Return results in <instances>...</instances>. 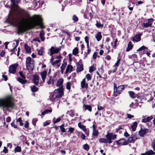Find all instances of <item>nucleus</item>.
I'll return each instance as SVG.
<instances>
[{
    "instance_id": "nucleus-1",
    "label": "nucleus",
    "mask_w": 155,
    "mask_h": 155,
    "mask_svg": "<svg viewBox=\"0 0 155 155\" xmlns=\"http://www.w3.org/2000/svg\"><path fill=\"white\" fill-rule=\"evenodd\" d=\"M19 0H11L12 4L6 21L11 24L15 23L16 21V16L19 17L21 19V22L19 23L18 27V34L37 26H40L41 28H43L41 17L38 15L30 17L28 12L18 6Z\"/></svg>"
},
{
    "instance_id": "nucleus-2",
    "label": "nucleus",
    "mask_w": 155,
    "mask_h": 155,
    "mask_svg": "<svg viewBox=\"0 0 155 155\" xmlns=\"http://www.w3.org/2000/svg\"><path fill=\"white\" fill-rule=\"evenodd\" d=\"M14 105L13 98L11 96L0 99V108L3 111H8L10 109H13Z\"/></svg>"
},
{
    "instance_id": "nucleus-3",
    "label": "nucleus",
    "mask_w": 155,
    "mask_h": 155,
    "mask_svg": "<svg viewBox=\"0 0 155 155\" xmlns=\"http://www.w3.org/2000/svg\"><path fill=\"white\" fill-rule=\"evenodd\" d=\"M25 64L27 69L29 72L33 71L34 68V61L31 57L26 58Z\"/></svg>"
},
{
    "instance_id": "nucleus-4",
    "label": "nucleus",
    "mask_w": 155,
    "mask_h": 155,
    "mask_svg": "<svg viewBox=\"0 0 155 155\" xmlns=\"http://www.w3.org/2000/svg\"><path fill=\"white\" fill-rule=\"evenodd\" d=\"M124 87L125 85H124L119 86L118 87H117V84H114V91L115 96H116L117 95V94H116L115 93H117L119 94Z\"/></svg>"
},
{
    "instance_id": "nucleus-5",
    "label": "nucleus",
    "mask_w": 155,
    "mask_h": 155,
    "mask_svg": "<svg viewBox=\"0 0 155 155\" xmlns=\"http://www.w3.org/2000/svg\"><path fill=\"white\" fill-rule=\"evenodd\" d=\"M54 93L57 96V98L61 97L63 94V88L61 87L58 89L55 90Z\"/></svg>"
},
{
    "instance_id": "nucleus-6",
    "label": "nucleus",
    "mask_w": 155,
    "mask_h": 155,
    "mask_svg": "<svg viewBox=\"0 0 155 155\" xmlns=\"http://www.w3.org/2000/svg\"><path fill=\"white\" fill-rule=\"evenodd\" d=\"M116 135L112 133H108L106 135V137L107 138L108 143H112L111 140H114L116 138Z\"/></svg>"
},
{
    "instance_id": "nucleus-7",
    "label": "nucleus",
    "mask_w": 155,
    "mask_h": 155,
    "mask_svg": "<svg viewBox=\"0 0 155 155\" xmlns=\"http://www.w3.org/2000/svg\"><path fill=\"white\" fill-rule=\"evenodd\" d=\"M61 50V47L59 48H55L51 47L49 49L50 51V55H53V54L58 53Z\"/></svg>"
},
{
    "instance_id": "nucleus-8",
    "label": "nucleus",
    "mask_w": 155,
    "mask_h": 155,
    "mask_svg": "<svg viewBox=\"0 0 155 155\" xmlns=\"http://www.w3.org/2000/svg\"><path fill=\"white\" fill-rule=\"evenodd\" d=\"M154 20L153 18L149 19L148 20V22L147 23H143V26L144 28H146L149 27L151 26Z\"/></svg>"
},
{
    "instance_id": "nucleus-9",
    "label": "nucleus",
    "mask_w": 155,
    "mask_h": 155,
    "mask_svg": "<svg viewBox=\"0 0 155 155\" xmlns=\"http://www.w3.org/2000/svg\"><path fill=\"white\" fill-rule=\"evenodd\" d=\"M17 66V64L11 65L9 67V72L11 73L14 74L16 72Z\"/></svg>"
},
{
    "instance_id": "nucleus-10",
    "label": "nucleus",
    "mask_w": 155,
    "mask_h": 155,
    "mask_svg": "<svg viewBox=\"0 0 155 155\" xmlns=\"http://www.w3.org/2000/svg\"><path fill=\"white\" fill-rule=\"evenodd\" d=\"M148 130L147 129L141 128L139 131V135L141 137H143L144 135L148 132Z\"/></svg>"
},
{
    "instance_id": "nucleus-11",
    "label": "nucleus",
    "mask_w": 155,
    "mask_h": 155,
    "mask_svg": "<svg viewBox=\"0 0 155 155\" xmlns=\"http://www.w3.org/2000/svg\"><path fill=\"white\" fill-rule=\"evenodd\" d=\"M85 80V78H84L81 82V87L82 88H87L88 87V84L86 82Z\"/></svg>"
},
{
    "instance_id": "nucleus-12",
    "label": "nucleus",
    "mask_w": 155,
    "mask_h": 155,
    "mask_svg": "<svg viewBox=\"0 0 155 155\" xmlns=\"http://www.w3.org/2000/svg\"><path fill=\"white\" fill-rule=\"evenodd\" d=\"M47 74V72L46 71H44L41 72L40 75L43 82H45V80Z\"/></svg>"
},
{
    "instance_id": "nucleus-13",
    "label": "nucleus",
    "mask_w": 155,
    "mask_h": 155,
    "mask_svg": "<svg viewBox=\"0 0 155 155\" xmlns=\"http://www.w3.org/2000/svg\"><path fill=\"white\" fill-rule=\"evenodd\" d=\"M143 118L142 119V122L143 123L147 122L151 120L153 118L152 116L148 117L145 118L144 116H143Z\"/></svg>"
},
{
    "instance_id": "nucleus-14",
    "label": "nucleus",
    "mask_w": 155,
    "mask_h": 155,
    "mask_svg": "<svg viewBox=\"0 0 155 155\" xmlns=\"http://www.w3.org/2000/svg\"><path fill=\"white\" fill-rule=\"evenodd\" d=\"M141 34H137L133 38V41L137 42L140 41Z\"/></svg>"
},
{
    "instance_id": "nucleus-15",
    "label": "nucleus",
    "mask_w": 155,
    "mask_h": 155,
    "mask_svg": "<svg viewBox=\"0 0 155 155\" xmlns=\"http://www.w3.org/2000/svg\"><path fill=\"white\" fill-rule=\"evenodd\" d=\"M138 123L137 121H135L132 123L131 128L133 131H135L136 128L137 126Z\"/></svg>"
},
{
    "instance_id": "nucleus-16",
    "label": "nucleus",
    "mask_w": 155,
    "mask_h": 155,
    "mask_svg": "<svg viewBox=\"0 0 155 155\" xmlns=\"http://www.w3.org/2000/svg\"><path fill=\"white\" fill-rule=\"evenodd\" d=\"M73 69V67L72 65L68 64L66 68L65 73L67 74L68 72L71 73L72 72Z\"/></svg>"
},
{
    "instance_id": "nucleus-17",
    "label": "nucleus",
    "mask_w": 155,
    "mask_h": 155,
    "mask_svg": "<svg viewBox=\"0 0 155 155\" xmlns=\"http://www.w3.org/2000/svg\"><path fill=\"white\" fill-rule=\"evenodd\" d=\"M137 139V137L136 136L133 135L129 138L128 141V142L130 143H134Z\"/></svg>"
},
{
    "instance_id": "nucleus-18",
    "label": "nucleus",
    "mask_w": 155,
    "mask_h": 155,
    "mask_svg": "<svg viewBox=\"0 0 155 155\" xmlns=\"http://www.w3.org/2000/svg\"><path fill=\"white\" fill-rule=\"evenodd\" d=\"M39 81V77L36 75H34L33 77V82L34 84L36 85H38Z\"/></svg>"
},
{
    "instance_id": "nucleus-19",
    "label": "nucleus",
    "mask_w": 155,
    "mask_h": 155,
    "mask_svg": "<svg viewBox=\"0 0 155 155\" xmlns=\"http://www.w3.org/2000/svg\"><path fill=\"white\" fill-rule=\"evenodd\" d=\"M83 108L85 111L86 110H88L89 111L91 112L92 110V107L90 105H87L84 104Z\"/></svg>"
},
{
    "instance_id": "nucleus-20",
    "label": "nucleus",
    "mask_w": 155,
    "mask_h": 155,
    "mask_svg": "<svg viewBox=\"0 0 155 155\" xmlns=\"http://www.w3.org/2000/svg\"><path fill=\"white\" fill-rule=\"evenodd\" d=\"M155 153L152 150H148L144 153L141 154V155H153Z\"/></svg>"
},
{
    "instance_id": "nucleus-21",
    "label": "nucleus",
    "mask_w": 155,
    "mask_h": 155,
    "mask_svg": "<svg viewBox=\"0 0 155 155\" xmlns=\"http://www.w3.org/2000/svg\"><path fill=\"white\" fill-rule=\"evenodd\" d=\"M102 37V35L100 32H98L95 36V38L98 41H99L101 40Z\"/></svg>"
},
{
    "instance_id": "nucleus-22",
    "label": "nucleus",
    "mask_w": 155,
    "mask_h": 155,
    "mask_svg": "<svg viewBox=\"0 0 155 155\" xmlns=\"http://www.w3.org/2000/svg\"><path fill=\"white\" fill-rule=\"evenodd\" d=\"M117 143L119 144L123 145H127L128 144V142L124 140H119L118 141Z\"/></svg>"
},
{
    "instance_id": "nucleus-23",
    "label": "nucleus",
    "mask_w": 155,
    "mask_h": 155,
    "mask_svg": "<svg viewBox=\"0 0 155 155\" xmlns=\"http://www.w3.org/2000/svg\"><path fill=\"white\" fill-rule=\"evenodd\" d=\"M83 70V66L82 64H78L77 65V72H79L82 71Z\"/></svg>"
},
{
    "instance_id": "nucleus-24",
    "label": "nucleus",
    "mask_w": 155,
    "mask_h": 155,
    "mask_svg": "<svg viewBox=\"0 0 155 155\" xmlns=\"http://www.w3.org/2000/svg\"><path fill=\"white\" fill-rule=\"evenodd\" d=\"M138 104L137 103L134 104L133 102H131L129 105V107L131 109H135L137 107Z\"/></svg>"
},
{
    "instance_id": "nucleus-25",
    "label": "nucleus",
    "mask_w": 155,
    "mask_h": 155,
    "mask_svg": "<svg viewBox=\"0 0 155 155\" xmlns=\"http://www.w3.org/2000/svg\"><path fill=\"white\" fill-rule=\"evenodd\" d=\"M78 126L82 130L84 131L85 132L87 131V129L86 128L85 126L82 125L81 122H79L78 123Z\"/></svg>"
},
{
    "instance_id": "nucleus-26",
    "label": "nucleus",
    "mask_w": 155,
    "mask_h": 155,
    "mask_svg": "<svg viewBox=\"0 0 155 155\" xmlns=\"http://www.w3.org/2000/svg\"><path fill=\"white\" fill-rule=\"evenodd\" d=\"M128 93L130 96L133 98H134L136 97L138 98V96L135 94L133 91H129L128 92Z\"/></svg>"
},
{
    "instance_id": "nucleus-27",
    "label": "nucleus",
    "mask_w": 155,
    "mask_h": 155,
    "mask_svg": "<svg viewBox=\"0 0 155 155\" xmlns=\"http://www.w3.org/2000/svg\"><path fill=\"white\" fill-rule=\"evenodd\" d=\"M133 45L131 41H130L128 45L127 48L126 49L127 51H130L133 48Z\"/></svg>"
},
{
    "instance_id": "nucleus-28",
    "label": "nucleus",
    "mask_w": 155,
    "mask_h": 155,
    "mask_svg": "<svg viewBox=\"0 0 155 155\" xmlns=\"http://www.w3.org/2000/svg\"><path fill=\"white\" fill-rule=\"evenodd\" d=\"M99 141L101 143H108L107 138H101L99 139Z\"/></svg>"
},
{
    "instance_id": "nucleus-29",
    "label": "nucleus",
    "mask_w": 155,
    "mask_h": 155,
    "mask_svg": "<svg viewBox=\"0 0 155 155\" xmlns=\"http://www.w3.org/2000/svg\"><path fill=\"white\" fill-rule=\"evenodd\" d=\"M63 80L62 79H59L57 81L56 84L57 86L58 87L61 86L63 84Z\"/></svg>"
},
{
    "instance_id": "nucleus-30",
    "label": "nucleus",
    "mask_w": 155,
    "mask_h": 155,
    "mask_svg": "<svg viewBox=\"0 0 155 155\" xmlns=\"http://www.w3.org/2000/svg\"><path fill=\"white\" fill-rule=\"evenodd\" d=\"M24 47L27 52L30 53L31 52V48L27 44H25Z\"/></svg>"
},
{
    "instance_id": "nucleus-31",
    "label": "nucleus",
    "mask_w": 155,
    "mask_h": 155,
    "mask_svg": "<svg viewBox=\"0 0 155 155\" xmlns=\"http://www.w3.org/2000/svg\"><path fill=\"white\" fill-rule=\"evenodd\" d=\"M67 64V63L66 62L64 61V63L62 64V65L61 67V72L62 73H63V71L66 67Z\"/></svg>"
},
{
    "instance_id": "nucleus-32",
    "label": "nucleus",
    "mask_w": 155,
    "mask_h": 155,
    "mask_svg": "<svg viewBox=\"0 0 155 155\" xmlns=\"http://www.w3.org/2000/svg\"><path fill=\"white\" fill-rule=\"evenodd\" d=\"M17 80L18 82L22 84H25L27 82V81L26 80L23 79L19 77L17 78Z\"/></svg>"
},
{
    "instance_id": "nucleus-33",
    "label": "nucleus",
    "mask_w": 155,
    "mask_h": 155,
    "mask_svg": "<svg viewBox=\"0 0 155 155\" xmlns=\"http://www.w3.org/2000/svg\"><path fill=\"white\" fill-rule=\"evenodd\" d=\"M31 91L33 92H35L38 91V88L35 85H33L31 87Z\"/></svg>"
},
{
    "instance_id": "nucleus-34",
    "label": "nucleus",
    "mask_w": 155,
    "mask_h": 155,
    "mask_svg": "<svg viewBox=\"0 0 155 155\" xmlns=\"http://www.w3.org/2000/svg\"><path fill=\"white\" fill-rule=\"evenodd\" d=\"M52 110L51 109L46 110L42 112L41 115H44L45 114H47L52 112Z\"/></svg>"
},
{
    "instance_id": "nucleus-35",
    "label": "nucleus",
    "mask_w": 155,
    "mask_h": 155,
    "mask_svg": "<svg viewBox=\"0 0 155 155\" xmlns=\"http://www.w3.org/2000/svg\"><path fill=\"white\" fill-rule=\"evenodd\" d=\"M14 151L15 153L20 152L21 151V148L20 146H17L15 148Z\"/></svg>"
},
{
    "instance_id": "nucleus-36",
    "label": "nucleus",
    "mask_w": 155,
    "mask_h": 155,
    "mask_svg": "<svg viewBox=\"0 0 155 155\" xmlns=\"http://www.w3.org/2000/svg\"><path fill=\"white\" fill-rule=\"evenodd\" d=\"M44 32L43 31H41L40 32L39 35V36L41 38V40L42 41H43L45 40V38L44 37Z\"/></svg>"
},
{
    "instance_id": "nucleus-37",
    "label": "nucleus",
    "mask_w": 155,
    "mask_h": 155,
    "mask_svg": "<svg viewBox=\"0 0 155 155\" xmlns=\"http://www.w3.org/2000/svg\"><path fill=\"white\" fill-rule=\"evenodd\" d=\"M56 98H57V97L56 95L54 92L53 95L50 97V100L51 101H53Z\"/></svg>"
},
{
    "instance_id": "nucleus-38",
    "label": "nucleus",
    "mask_w": 155,
    "mask_h": 155,
    "mask_svg": "<svg viewBox=\"0 0 155 155\" xmlns=\"http://www.w3.org/2000/svg\"><path fill=\"white\" fill-rule=\"evenodd\" d=\"M78 53V49L76 48L73 50V54L74 55H76Z\"/></svg>"
},
{
    "instance_id": "nucleus-39",
    "label": "nucleus",
    "mask_w": 155,
    "mask_h": 155,
    "mask_svg": "<svg viewBox=\"0 0 155 155\" xmlns=\"http://www.w3.org/2000/svg\"><path fill=\"white\" fill-rule=\"evenodd\" d=\"M146 49H147V48L145 47L144 46H143L140 48H139L137 50V51H140L143 50H145Z\"/></svg>"
},
{
    "instance_id": "nucleus-40",
    "label": "nucleus",
    "mask_w": 155,
    "mask_h": 155,
    "mask_svg": "<svg viewBox=\"0 0 155 155\" xmlns=\"http://www.w3.org/2000/svg\"><path fill=\"white\" fill-rule=\"evenodd\" d=\"M98 133V132L97 130H93L92 134L94 136H97Z\"/></svg>"
},
{
    "instance_id": "nucleus-41",
    "label": "nucleus",
    "mask_w": 155,
    "mask_h": 155,
    "mask_svg": "<svg viewBox=\"0 0 155 155\" xmlns=\"http://www.w3.org/2000/svg\"><path fill=\"white\" fill-rule=\"evenodd\" d=\"M43 48L42 47L40 49L38 50V53L39 55H42L43 54Z\"/></svg>"
},
{
    "instance_id": "nucleus-42",
    "label": "nucleus",
    "mask_w": 155,
    "mask_h": 155,
    "mask_svg": "<svg viewBox=\"0 0 155 155\" xmlns=\"http://www.w3.org/2000/svg\"><path fill=\"white\" fill-rule=\"evenodd\" d=\"M72 19L74 21V22H76L78 21V18L75 15H74L72 17Z\"/></svg>"
},
{
    "instance_id": "nucleus-43",
    "label": "nucleus",
    "mask_w": 155,
    "mask_h": 155,
    "mask_svg": "<svg viewBox=\"0 0 155 155\" xmlns=\"http://www.w3.org/2000/svg\"><path fill=\"white\" fill-rule=\"evenodd\" d=\"M17 122H19L20 123V125L21 126H22L23 125V123L22 122L21 118L20 117L18 118L16 120Z\"/></svg>"
},
{
    "instance_id": "nucleus-44",
    "label": "nucleus",
    "mask_w": 155,
    "mask_h": 155,
    "mask_svg": "<svg viewBox=\"0 0 155 155\" xmlns=\"http://www.w3.org/2000/svg\"><path fill=\"white\" fill-rule=\"evenodd\" d=\"M89 146L87 144H84L83 146V148L86 151H88L89 149Z\"/></svg>"
},
{
    "instance_id": "nucleus-45",
    "label": "nucleus",
    "mask_w": 155,
    "mask_h": 155,
    "mask_svg": "<svg viewBox=\"0 0 155 155\" xmlns=\"http://www.w3.org/2000/svg\"><path fill=\"white\" fill-rule=\"evenodd\" d=\"M64 124L61 125V126H60L59 127H60V129L61 130V131L62 132H65V128H64Z\"/></svg>"
},
{
    "instance_id": "nucleus-46",
    "label": "nucleus",
    "mask_w": 155,
    "mask_h": 155,
    "mask_svg": "<svg viewBox=\"0 0 155 155\" xmlns=\"http://www.w3.org/2000/svg\"><path fill=\"white\" fill-rule=\"evenodd\" d=\"M86 77L88 81L91 80V75L89 74L86 75Z\"/></svg>"
},
{
    "instance_id": "nucleus-47",
    "label": "nucleus",
    "mask_w": 155,
    "mask_h": 155,
    "mask_svg": "<svg viewBox=\"0 0 155 155\" xmlns=\"http://www.w3.org/2000/svg\"><path fill=\"white\" fill-rule=\"evenodd\" d=\"M97 57H98V58L100 57V56L97 55V52H95L94 53L93 55V58L95 59L97 58Z\"/></svg>"
},
{
    "instance_id": "nucleus-48",
    "label": "nucleus",
    "mask_w": 155,
    "mask_h": 155,
    "mask_svg": "<svg viewBox=\"0 0 155 155\" xmlns=\"http://www.w3.org/2000/svg\"><path fill=\"white\" fill-rule=\"evenodd\" d=\"M66 88L70 90L71 88V84L70 82H68L66 84Z\"/></svg>"
},
{
    "instance_id": "nucleus-49",
    "label": "nucleus",
    "mask_w": 155,
    "mask_h": 155,
    "mask_svg": "<svg viewBox=\"0 0 155 155\" xmlns=\"http://www.w3.org/2000/svg\"><path fill=\"white\" fill-rule=\"evenodd\" d=\"M120 59H118L117 60L116 62L115 63V65H114V66L113 67L115 66V67H118V65H119V62H120Z\"/></svg>"
},
{
    "instance_id": "nucleus-50",
    "label": "nucleus",
    "mask_w": 155,
    "mask_h": 155,
    "mask_svg": "<svg viewBox=\"0 0 155 155\" xmlns=\"http://www.w3.org/2000/svg\"><path fill=\"white\" fill-rule=\"evenodd\" d=\"M96 26L98 28L102 27L103 26V25H104L103 24H101L100 23H99L98 22H97V23L96 24Z\"/></svg>"
},
{
    "instance_id": "nucleus-51",
    "label": "nucleus",
    "mask_w": 155,
    "mask_h": 155,
    "mask_svg": "<svg viewBox=\"0 0 155 155\" xmlns=\"http://www.w3.org/2000/svg\"><path fill=\"white\" fill-rule=\"evenodd\" d=\"M61 61L60 59H58L56 60L55 61L53 62V66H54L56 64H58L59 63V62Z\"/></svg>"
},
{
    "instance_id": "nucleus-52",
    "label": "nucleus",
    "mask_w": 155,
    "mask_h": 155,
    "mask_svg": "<svg viewBox=\"0 0 155 155\" xmlns=\"http://www.w3.org/2000/svg\"><path fill=\"white\" fill-rule=\"evenodd\" d=\"M152 146L154 150L155 151V138H154L152 143Z\"/></svg>"
},
{
    "instance_id": "nucleus-53",
    "label": "nucleus",
    "mask_w": 155,
    "mask_h": 155,
    "mask_svg": "<svg viewBox=\"0 0 155 155\" xmlns=\"http://www.w3.org/2000/svg\"><path fill=\"white\" fill-rule=\"evenodd\" d=\"M127 118L129 119H131L134 117V116L133 115H132L130 114H127Z\"/></svg>"
},
{
    "instance_id": "nucleus-54",
    "label": "nucleus",
    "mask_w": 155,
    "mask_h": 155,
    "mask_svg": "<svg viewBox=\"0 0 155 155\" xmlns=\"http://www.w3.org/2000/svg\"><path fill=\"white\" fill-rule=\"evenodd\" d=\"M37 121V119L34 118L32 120V124L34 126H35L36 122Z\"/></svg>"
},
{
    "instance_id": "nucleus-55",
    "label": "nucleus",
    "mask_w": 155,
    "mask_h": 155,
    "mask_svg": "<svg viewBox=\"0 0 155 155\" xmlns=\"http://www.w3.org/2000/svg\"><path fill=\"white\" fill-rule=\"evenodd\" d=\"M61 120V118L60 117H58L55 120L53 121V123L54 124L58 123Z\"/></svg>"
},
{
    "instance_id": "nucleus-56",
    "label": "nucleus",
    "mask_w": 155,
    "mask_h": 155,
    "mask_svg": "<svg viewBox=\"0 0 155 155\" xmlns=\"http://www.w3.org/2000/svg\"><path fill=\"white\" fill-rule=\"evenodd\" d=\"M104 109V107L99 105H97V110H103Z\"/></svg>"
},
{
    "instance_id": "nucleus-57",
    "label": "nucleus",
    "mask_w": 155,
    "mask_h": 155,
    "mask_svg": "<svg viewBox=\"0 0 155 155\" xmlns=\"http://www.w3.org/2000/svg\"><path fill=\"white\" fill-rule=\"evenodd\" d=\"M95 69L94 68L93 66H91L90 67L89 70V71L90 72L93 71Z\"/></svg>"
},
{
    "instance_id": "nucleus-58",
    "label": "nucleus",
    "mask_w": 155,
    "mask_h": 155,
    "mask_svg": "<svg viewBox=\"0 0 155 155\" xmlns=\"http://www.w3.org/2000/svg\"><path fill=\"white\" fill-rule=\"evenodd\" d=\"M74 130V128L72 127H70L69 128L68 132H70V133H72L73 132Z\"/></svg>"
},
{
    "instance_id": "nucleus-59",
    "label": "nucleus",
    "mask_w": 155,
    "mask_h": 155,
    "mask_svg": "<svg viewBox=\"0 0 155 155\" xmlns=\"http://www.w3.org/2000/svg\"><path fill=\"white\" fill-rule=\"evenodd\" d=\"M19 75L21 77L23 78H25V76L24 75L23 73L21 71H20L19 73Z\"/></svg>"
},
{
    "instance_id": "nucleus-60",
    "label": "nucleus",
    "mask_w": 155,
    "mask_h": 155,
    "mask_svg": "<svg viewBox=\"0 0 155 155\" xmlns=\"http://www.w3.org/2000/svg\"><path fill=\"white\" fill-rule=\"evenodd\" d=\"M11 125L12 127H14L15 128H17V126L15 124L14 122L12 123Z\"/></svg>"
},
{
    "instance_id": "nucleus-61",
    "label": "nucleus",
    "mask_w": 155,
    "mask_h": 155,
    "mask_svg": "<svg viewBox=\"0 0 155 155\" xmlns=\"http://www.w3.org/2000/svg\"><path fill=\"white\" fill-rule=\"evenodd\" d=\"M3 152L5 153H7L8 152V150L5 147H4V148L3 151Z\"/></svg>"
},
{
    "instance_id": "nucleus-62",
    "label": "nucleus",
    "mask_w": 155,
    "mask_h": 155,
    "mask_svg": "<svg viewBox=\"0 0 155 155\" xmlns=\"http://www.w3.org/2000/svg\"><path fill=\"white\" fill-rule=\"evenodd\" d=\"M11 118L10 117H8L6 118V121L7 122H10L11 120Z\"/></svg>"
},
{
    "instance_id": "nucleus-63",
    "label": "nucleus",
    "mask_w": 155,
    "mask_h": 155,
    "mask_svg": "<svg viewBox=\"0 0 155 155\" xmlns=\"http://www.w3.org/2000/svg\"><path fill=\"white\" fill-rule=\"evenodd\" d=\"M84 39L86 43H89V38L87 36H86L84 38Z\"/></svg>"
},
{
    "instance_id": "nucleus-64",
    "label": "nucleus",
    "mask_w": 155,
    "mask_h": 155,
    "mask_svg": "<svg viewBox=\"0 0 155 155\" xmlns=\"http://www.w3.org/2000/svg\"><path fill=\"white\" fill-rule=\"evenodd\" d=\"M105 59L108 61H109L111 59V57L110 55H107L106 56L105 58Z\"/></svg>"
}]
</instances>
